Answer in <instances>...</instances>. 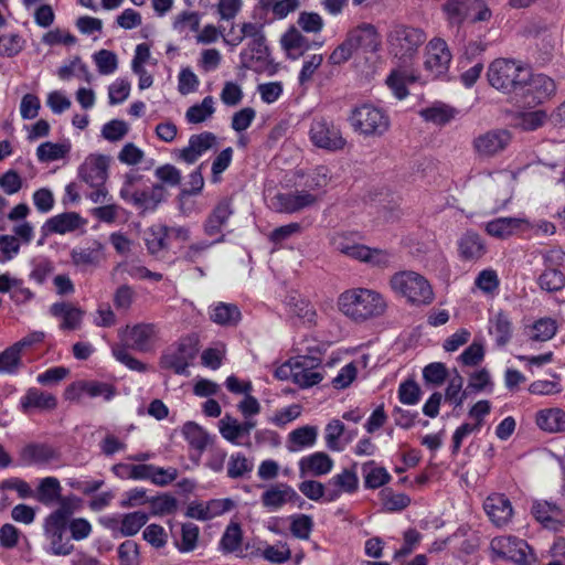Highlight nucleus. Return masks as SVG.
I'll list each match as a JSON object with an SVG mask.
<instances>
[{
	"mask_svg": "<svg viewBox=\"0 0 565 565\" xmlns=\"http://www.w3.org/2000/svg\"><path fill=\"white\" fill-rule=\"evenodd\" d=\"M338 305L343 315L356 322L380 317L387 307L380 292L367 288H353L342 292Z\"/></svg>",
	"mask_w": 565,
	"mask_h": 565,
	"instance_id": "nucleus-1",
	"label": "nucleus"
},
{
	"mask_svg": "<svg viewBox=\"0 0 565 565\" xmlns=\"http://www.w3.org/2000/svg\"><path fill=\"white\" fill-rule=\"evenodd\" d=\"M119 196L142 213L153 212L166 198V189L156 183L145 186V177L137 171L124 175Z\"/></svg>",
	"mask_w": 565,
	"mask_h": 565,
	"instance_id": "nucleus-2",
	"label": "nucleus"
},
{
	"mask_svg": "<svg viewBox=\"0 0 565 565\" xmlns=\"http://www.w3.org/2000/svg\"><path fill=\"white\" fill-rule=\"evenodd\" d=\"M74 513L72 504L63 500L60 507L45 516L43 521V534L49 543L47 552L52 555H70L74 545L66 535L68 519Z\"/></svg>",
	"mask_w": 565,
	"mask_h": 565,
	"instance_id": "nucleus-3",
	"label": "nucleus"
},
{
	"mask_svg": "<svg viewBox=\"0 0 565 565\" xmlns=\"http://www.w3.org/2000/svg\"><path fill=\"white\" fill-rule=\"evenodd\" d=\"M426 40L423 29L402 23L392 25L386 34L388 53L399 64L411 63Z\"/></svg>",
	"mask_w": 565,
	"mask_h": 565,
	"instance_id": "nucleus-4",
	"label": "nucleus"
},
{
	"mask_svg": "<svg viewBox=\"0 0 565 565\" xmlns=\"http://www.w3.org/2000/svg\"><path fill=\"white\" fill-rule=\"evenodd\" d=\"M388 284L395 295L404 298L412 306H425L434 300L429 281L416 271H397L391 276Z\"/></svg>",
	"mask_w": 565,
	"mask_h": 565,
	"instance_id": "nucleus-5",
	"label": "nucleus"
},
{
	"mask_svg": "<svg viewBox=\"0 0 565 565\" xmlns=\"http://www.w3.org/2000/svg\"><path fill=\"white\" fill-rule=\"evenodd\" d=\"M526 76V67L509 58H497L488 67L489 84L504 94L516 95L522 78Z\"/></svg>",
	"mask_w": 565,
	"mask_h": 565,
	"instance_id": "nucleus-6",
	"label": "nucleus"
},
{
	"mask_svg": "<svg viewBox=\"0 0 565 565\" xmlns=\"http://www.w3.org/2000/svg\"><path fill=\"white\" fill-rule=\"evenodd\" d=\"M354 131L365 137H379L390 128V117L380 107L371 104L356 106L349 118Z\"/></svg>",
	"mask_w": 565,
	"mask_h": 565,
	"instance_id": "nucleus-7",
	"label": "nucleus"
},
{
	"mask_svg": "<svg viewBox=\"0 0 565 565\" xmlns=\"http://www.w3.org/2000/svg\"><path fill=\"white\" fill-rule=\"evenodd\" d=\"M524 77L515 95L524 105L535 107L550 100L556 94V83L550 76L542 73L533 74L526 67Z\"/></svg>",
	"mask_w": 565,
	"mask_h": 565,
	"instance_id": "nucleus-8",
	"label": "nucleus"
},
{
	"mask_svg": "<svg viewBox=\"0 0 565 565\" xmlns=\"http://www.w3.org/2000/svg\"><path fill=\"white\" fill-rule=\"evenodd\" d=\"M308 135L315 147L329 152L343 150L347 145L340 127L323 117L312 120Z\"/></svg>",
	"mask_w": 565,
	"mask_h": 565,
	"instance_id": "nucleus-9",
	"label": "nucleus"
},
{
	"mask_svg": "<svg viewBox=\"0 0 565 565\" xmlns=\"http://www.w3.org/2000/svg\"><path fill=\"white\" fill-rule=\"evenodd\" d=\"M491 551L500 558H505L519 565H532L535 561L529 544L515 536H497L490 542Z\"/></svg>",
	"mask_w": 565,
	"mask_h": 565,
	"instance_id": "nucleus-10",
	"label": "nucleus"
},
{
	"mask_svg": "<svg viewBox=\"0 0 565 565\" xmlns=\"http://www.w3.org/2000/svg\"><path fill=\"white\" fill-rule=\"evenodd\" d=\"M320 363V359L308 355H299L291 359L289 367L292 382L301 388L319 384L323 380Z\"/></svg>",
	"mask_w": 565,
	"mask_h": 565,
	"instance_id": "nucleus-11",
	"label": "nucleus"
},
{
	"mask_svg": "<svg viewBox=\"0 0 565 565\" xmlns=\"http://www.w3.org/2000/svg\"><path fill=\"white\" fill-rule=\"evenodd\" d=\"M451 57L446 41L434 38L426 46L425 70L429 72L433 78H439L448 72Z\"/></svg>",
	"mask_w": 565,
	"mask_h": 565,
	"instance_id": "nucleus-12",
	"label": "nucleus"
},
{
	"mask_svg": "<svg viewBox=\"0 0 565 565\" xmlns=\"http://www.w3.org/2000/svg\"><path fill=\"white\" fill-rule=\"evenodd\" d=\"M215 146L216 136L213 132L203 131L201 134L191 135L188 146L182 149H175L172 156L177 161L193 164Z\"/></svg>",
	"mask_w": 565,
	"mask_h": 565,
	"instance_id": "nucleus-13",
	"label": "nucleus"
},
{
	"mask_svg": "<svg viewBox=\"0 0 565 565\" xmlns=\"http://www.w3.org/2000/svg\"><path fill=\"white\" fill-rule=\"evenodd\" d=\"M296 502H299V508L303 504L301 497L287 483L270 484L260 495V503L268 512H277L287 503Z\"/></svg>",
	"mask_w": 565,
	"mask_h": 565,
	"instance_id": "nucleus-14",
	"label": "nucleus"
},
{
	"mask_svg": "<svg viewBox=\"0 0 565 565\" xmlns=\"http://www.w3.org/2000/svg\"><path fill=\"white\" fill-rule=\"evenodd\" d=\"M318 196L307 190L276 193L269 206L278 213L292 214L317 203Z\"/></svg>",
	"mask_w": 565,
	"mask_h": 565,
	"instance_id": "nucleus-15",
	"label": "nucleus"
},
{
	"mask_svg": "<svg viewBox=\"0 0 565 565\" xmlns=\"http://www.w3.org/2000/svg\"><path fill=\"white\" fill-rule=\"evenodd\" d=\"M198 343L192 337L182 339L174 352L167 353L161 359L164 369L173 370L177 374H186L191 361L198 354Z\"/></svg>",
	"mask_w": 565,
	"mask_h": 565,
	"instance_id": "nucleus-16",
	"label": "nucleus"
},
{
	"mask_svg": "<svg viewBox=\"0 0 565 565\" xmlns=\"http://www.w3.org/2000/svg\"><path fill=\"white\" fill-rule=\"evenodd\" d=\"M109 158L103 154H89L78 167V178L90 185H103L108 179Z\"/></svg>",
	"mask_w": 565,
	"mask_h": 565,
	"instance_id": "nucleus-17",
	"label": "nucleus"
},
{
	"mask_svg": "<svg viewBox=\"0 0 565 565\" xmlns=\"http://www.w3.org/2000/svg\"><path fill=\"white\" fill-rule=\"evenodd\" d=\"M58 459V451L45 443H30L19 451V465L43 467Z\"/></svg>",
	"mask_w": 565,
	"mask_h": 565,
	"instance_id": "nucleus-18",
	"label": "nucleus"
},
{
	"mask_svg": "<svg viewBox=\"0 0 565 565\" xmlns=\"http://www.w3.org/2000/svg\"><path fill=\"white\" fill-rule=\"evenodd\" d=\"M511 138L507 129L489 130L475 138L473 148L480 157H493L508 147Z\"/></svg>",
	"mask_w": 565,
	"mask_h": 565,
	"instance_id": "nucleus-19",
	"label": "nucleus"
},
{
	"mask_svg": "<svg viewBox=\"0 0 565 565\" xmlns=\"http://www.w3.org/2000/svg\"><path fill=\"white\" fill-rule=\"evenodd\" d=\"M49 312L52 317L60 320V330L74 331L82 327L85 311L68 301H57L50 306Z\"/></svg>",
	"mask_w": 565,
	"mask_h": 565,
	"instance_id": "nucleus-20",
	"label": "nucleus"
},
{
	"mask_svg": "<svg viewBox=\"0 0 565 565\" xmlns=\"http://www.w3.org/2000/svg\"><path fill=\"white\" fill-rule=\"evenodd\" d=\"M483 510L493 525L503 527L513 516L511 501L502 493H492L483 502Z\"/></svg>",
	"mask_w": 565,
	"mask_h": 565,
	"instance_id": "nucleus-21",
	"label": "nucleus"
},
{
	"mask_svg": "<svg viewBox=\"0 0 565 565\" xmlns=\"http://www.w3.org/2000/svg\"><path fill=\"white\" fill-rule=\"evenodd\" d=\"M347 38L355 52L375 53L381 46V39L376 28L371 23H361L350 30Z\"/></svg>",
	"mask_w": 565,
	"mask_h": 565,
	"instance_id": "nucleus-22",
	"label": "nucleus"
},
{
	"mask_svg": "<svg viewBox=\"0 0 565 565\" xmlns=\"http://www.w3.org/2000/svg\"><path fill=\"white\" fill-rule=\"evenodd\" d=\"M356 462L352 468L343 469L328 481V502L338 500L342 493L353 494L359 490Z\"/></svg>",
	"mask_w": 565,
	"mask_h": 565,
	"instance_id": "nucleus-23",
	"label": "nucleus"
},
{
	"mask_svg": "<svg viewBox=\"0 0 565 565\" xmlns=\"http://www.w3.org/2000/svg\"><path fill=\"white\" fill-rule=\"evenodd\" d=\"M532 514L545 529L558 531L565 521L564 510L554 502L537 500L533 502Z\"/></svg>",
	"mask_w": 565,
	"mask_h": 565,
	"instance_id": "nucleus-24",
	"label": "nucleus"
},
{
	"mask_svg": "<svg viewBox=\"0 0 565 565\" xmlns=\"http://www.w3.org/2000/svg\"><path fill=\"white\" fill-rule=\"evenodd\" d=\"M234 214L233 202L230 198L221 199L212 209L203 223L204 233L207 236H214L222 233L227 225L231 216Z\"/></svg>",
	"mask_w": 565,
	"mask_h": 565,
	"instance_id": "nucleus-25",
	"label": "nucleus"
},
{
	"mask_svg": "<svg viewBox=\"0 0 565 565\" xmlns=\"http://www.w3.org/2000/svg\"><path fill=\"white\" fill-rule=\"evenodd\" d=\"M280 43L291 60H297L313 46L320 47L322 43L311 42L298 29L290 26L281 36Z\"/></svg>",
	"mask_w": 565,
	"mask_h": 565,
	"instance_id": "nucleus-26",
	"label": "nucleus"
},
{
	"mask_svg": "<svg viewBox=\"0 0 565 565\" xmlns=\"http://www.w3.org/2000/svg\"><path fill=\"white\" fill-rule=\"evenodd\" d=\"M269 57V47L266 35L248 40L246 47L241 52V63L246 68H254L256 64H265Z\"/></svg>",
	"mask_w": 565,
	"mask_h": 565,
	"instance_id": "nucleus-27",
	"label": "nucleus"
},
{
	"mask_svg": "<svg viewBox=\"0 0 565 565\" xmlns=\"http://www.w3.org/2000/svg\"><path fill=\"white\" fill-rule=\"evenodd\" d=\"M130 348L139 352H148L152 349L157 329L153 323H138L127 328Z\"/></svg>",
	"mask_w": 565,
	"mask_h": 565,
	"instance_id": "nucleus-28",
	"label": "nucleus"
},
{
	"mask_svg": "<svg viewBox=\"0 0 565 565\" xmlns=\"http://www.w3.org/2000/svg\"><path fill=\"white\" fill-rule=\"evenodd\" d=\"M458 253L462 260L476 262L487 253V246L478 233L467 231L458 241Z\"/></svg>",
	"mask_w": 565,
	"mask_h": 565,
	"instance_id": "nucleus-29",
	"label": "nucleus"
},
{
	"mask_svg": "<svg viewBox=\"0 0 565 565\" xmlns=\"http://www.w3.org/2000/svg\"><path fill=\"white\" fill-rule=\"evenodd\" d=\"M529 226L524 218L520 217H498L486 223V232L495 238H505L518 231H523Z\"/></svg>",
	"mask_w": 565,
	"mask_h": 565,
	"instance_id": "nucleus-30",
	"label": "nucleus"
},
{
	"mask_svg": "<svg viewBox=\"0 0 565 565\" xmlns=\"http://www.w3.org/2000/svg\"><path fill=\"white\" fill-rule=\"evenodd\" d=\"M212 322L221 327H236L242 320V312L235 303L215 302L209 308Z\"/></svg>",
	"mask_w": 565,
	"mask_h": 565,
	"instance_id": "nucleus-31",
	"label": "nucleus"
},
{
	"mask_svg": "<svg viewBox=\"0 0 565 565\" xmlns=\"http://www.w3.org/2000/svg\"><path fill=\"white\" fill-rule=\"evenodd\" d=\"M333 465V459L328 454L323 451H316L299 460V471L301 476H305L306 473L324 476L332 470Z\"/></svg>",
	"mask_w": 565,
	"mask_h": 565,
	"instance_id": "nucleus-32",
	"label": "nucleus"
},
{
	"mask_svg": "<svg viewBox=\"0 0 565 565\" xmlns=\"http://www.w3.org/2000/svg\"><path fill=\"white\" fill-rule=\"evenodd\" d=\"M20 405L23 413H28L32 408L51 411L57 406V399L51 393L43 392L36 387H31L21 397Z\"/></svg>",
	"mask_w": 565,
	"mask_h": 565,
	"instance_id": "nucleus-33",
	"label": "nucleus"
},
{
	"mask_svg": "<svg viewBox=\"0 0 565 565\" xmlns=\"http://www.w3.org/2000/svg\"><path fill=\"white\" fill-rule=\"evenodd\" d=\"M535 423L543 431L565 433V411L558 407L541 409L535 415Z\"/></svg>",
	"mask_w": 565,
	"mask_h": 565,
	"instance_id": "nucleus-34",
	"label": "nucleus"
},
{
	"mask_svg": "<svg viewBox=\"0 0 565 565\" xmlns=\"http://www.w3.org/2000/svg\"><path fill=\"white\" fill-rule=\"evenodd\" d=\"M324 441L328 449L340 452L352 441V437L345 436V426L340 419H332L326 425Z\"/></svg>",
	"mask_w": 565,
	"mask_h": 565,
	"instance_id": "nucleus-35",
	"label": "nucleus"
},
{
	"mask_svg": "<svg viewBox=\"0 0 565 565\" xmlns=\"http://www.w3.org/2000/svg\"><path fill=\"white\" fill-rule=\"evenodd\" d=\"M218 430L221 436L235 446H248V441L241 422L230 414H225L218 422Z\"/></svg>",
	"mask_w": 565,
	"mask_h": 565,
	"instance_id": "nucleus-36",
	"label": "nucleus"
},
{
	"mask_svg": "<svg viewBox=\"0 0 565 565\" xmlns=\"http://www.w3.org/2000/svg\"><path fill=\"white\" fill-rule=\"evenodd\" d=\"M71 258L81 268L97 266L103 259V245L95 241L86 247L74 248Z\"/></svg>",
	"mask_w": 565,
	"mask_h": 565,
	"instance_id": "nucleus-37",
	"label": "nucleus"
},
{
	"mask_svg": "<svg viewBox=\"0 0 565 565\" xmlns=\"http://www.w3.org/2000/svg\"><path fill=\"white\" fill-rule=\"evenodd\" d=\"M200 540V527L186 522L181 525L179 535H173V545L182 554L191 553L196 550Z\"/></svg>",
	"mask_w": 565,
	"mask_h": 565,
	"instance_id": "nucleus-38",
	"label": "nucleus"
},
{
	"mask_svg": "<svg viewBox=\"0 0 565 565\" xmlns=\"http://www.w3.org/2000/svg\"><path fill=\"white\" fill-rule=\"evenodd\" d=\"M168 226L153 224L143 232V242L151 255H157L168 248Z\"/></svg>",
	"mask_w": 565,
	"mask_h": 565,
	"instance_id": "nucleus-39",
	"label": "nucleus"
},
{
	"mask_svg": "<svg viewBox=\"0 0 565 565\" xmlns=\"http://www.w3.org/2000/svg\"><path fill=\"white\" fill-rule=\"evenodd\" d=\"M288 312L299 318L305 324L311 326L316 323L317 312L313 306L299 295H290L286 299Z\"/></svg>",
	"mask_w": 565,
	"mask_h": 565,
	"instance_id": "nucleus-40",
	"label": "nucleus"
},
{
	"mask_svg": "<svg viewBox=\"0 0 565 565\" xmlns=\"http://www.w3.org/2000/svg\"><path fill=\"white\" fill-rule=\"evenodd\" d=\"M318 438V428L316 426L306 425L294 429L288 435V449L290 451H299L316 445Z\"/></svg>",
	"mask_w": 565,
	"mask_h": 565,
	"instance_id": "nucleus-41",
	"label": "nucleus"
},
{
	"mask_svg": "<svg viewBox=\"0 0 565 565\" xmlns=\"http://www.w3.org/2000/svg\"><path fill=\"white\" fill-rule=\"evenodd\" d=\"M243 531L237 522H231L218 542V550L223 554L242 553Z\"/></svg>",
	"mask_w": 565,
	"mask_h": 565,
	"instance_id": "nucleus-42",
	"label": "nucleus"
},
{
	"mask_svg": "<svg viewBox=\"0 0 565 565\" xmlns=\"http://www.w3.org/2000/svg\"><path fill=\"white\" fill-rule=\"evenodd\" d=\"M81 215L76 212L57 214L46 221V227L52 233L65 234L83 225Z\"/></svg>",
	"mask_w": 565,
	"mask_h": 565,
	"instance_id": "nucleus-43",
	"label": "nucleus"
},
{
	"mask_svg": "<svg viewBox=\"0 0 565 565\" xmlns=\"http://www.w3.org/2000/svg\"><path fill=\"white\" fill-rule=\"evenodd\" d=\"M182 435L189 446L199 452V456L202 455L211 441V437L205 429L194 422H188L183 425Z\"/></svg>",
	"mask_w": 565,
	"mask_h": 565,
	"instance_id": "nucleus-44",
	"label": "nucleus"
},
{
	"mask_svg": "<svg viewBox=\"0 0 565 565\" xmlns=\"http://www.w3.org/2000/svg\"><path fill=\"white\" fill-rule=\"evenodd\" d=\"M362 473L364 478V487L366 489H379L391 481V475L374 460L366 461L362 465Z\"/></svg>",
	"mask_w": 565,
	"mask_h": 565,
	"instance_id": "nucleus-45",
	"label": "nucleus"
},
{
	"mask_svg": "<svg viewBox=\"0 0 565 565\" xmlns=\"http://www.w3.org/2000/svg\"><path fill=\"white\" fill-rule=\"evenodd\" d=\"M489 330L499 347H504L511 340L512 323L509 317L502 311L490 319Z\"/></svg>",
	"mask_w": 565,
	"mask_h": 565,
	"instance_id": "nucleus-46",
	"label": "nucleus"
},
{
	"mask_svg": "<svg viewBox=\"0 0 565 565\" xmlns=\"http://www.w3.org/2000/svg\"><path fill=\"white\" fill-rule=\"evenodd\" d=\"M463 377L460 373L455 369L451 377L449 379L448 385L445 390V401L454 405L455 407H459L462 405L463 401L470 394L467 387L463 390Z\"/></svg>",
	"mask_w": 565,
	"mask_h": 565,
	"instance_id": "nucleus-47",
	"label": "nucleus"
},
{
	"mask_svg": "<svg viewBox=\"0 0 565 565\" xmlns=\"http://www.w3.org/2000/svg\"><path fill=\"white\" fill-rule=\"evenodd\" d=\"M359 256L358 260L380 268L391 266L395 258L394 254L387 249L370 248L365 245L361 249V254Z\"/></svg>",
	"mask_w": 565,
	"mask_h": 565,
	"instance_id": "nucleus-48",
	"label": "nucleus"
},
{
	"mask_svg": "<svg viewBox=\"0 0 565 565\" xmlns=\"http://www.w3.org/2000/svg\"><path fill=\"white\" fill-rule=\"evenodd\" d=\"M61 490L57 478L45 477L40 481L35 497L39 502L49 505L60 498Z\"/></svg>",
	"mask_w": 565,
	"mask_h": 565,
	"instance_id": "nucleus-49",
	"label": "nucleus"
},
{
	"mask_svg": "<svg viewBox=\"0 0 565 565\" xmlns=\"http://www.w3.org/2000/svg\"><path fill=\"white\" fill-rule=\"evenodd\" d=\"M541 290L557 292L565 288V274L562 270H543L536 278Z\"/></svg>",
	"mask_w": 565,
	"mask_h": 565,
	"instance_id": "nucleus-50",
	"label": "nucleus"
},
{
	"mask_svg": "<svg viewBox=\"0 0 565 565\" xmlns=\"http://www.w3.org/2000/svg\"><path fill=\"white\" fill-rule=\"evenodd\" d=\"M149 515L142 511H135L122 515L119 531L122 536H132L148 522Z\"/></svg>",
	"mask_w": 565,
	"mask_h": 565,
	"instance_id": "nucleus-51",
	"label": "nucleus"
},
{
	"mask_svg": "<svg viewBox=\"0 0 565 565\" xmlns=\"http://www.w3.org/2000/svg\"><path fill=\"white\" fill-rule=\"evenodd\" d=\"M214 111V99L212 96H206L200 104L188 108L185 118L190 124H200L211 117Z\"/></svg>",
	"mask_w": 565,
	"mask_h": 565,
	"instance_id": "nucleus-52",
	"label": "nucleus"
},
{
	"mask_svg": "<svg viewBox=\"0 0 565 565\" xmlns=\"http://www.w3.org/2000/svg\"><path fill=\"white\" fill-rule=\"evenodd\" d=\"M290 521V532L291 534L299 540H309L311 532L313 530V520L308 514H292L289 516Z\"/></svg>",
	"mask_w": 565,
	"mask_h": 565,
	"instance_id": "nucleus-53",
	"label": "nucleus"
},
{
	"mask_svg": "<svg viewBox=\"0 0 565 565\" xmlns=\"http://www.w3.org/2000/svg\"><path fill=\"white\" fill-rule=\"evenodd\" d=\"M70 149L68 145L47 141L38 147L36 156L41 162H52L63 159L70 152Z\"/></svg>",
	"mask_w": 565,
	"mask_h": 565,
	"instance_id": "nucleus-54",
	"label": "nucleus"
},
{
	"mask_svg": "<svg viewBox=\"0 0 565 565\" xmlns=\"http://www.w3.org/2000/svg\"><path fill=\"white\" fill-rule=\"evenodd\" d=\"M472 0H448L444 9L451 22L460 23L471 15Z\"/></svg>",
	"mask_w": 565,
	"mask_h": 565,
	"instance_id": "nucleus-55",
	"label": "nucleus"
},
{
	"mask_svg": "<svg viewBox=\"0 0 565 565\" xmlns=\"http://www.w3.org/2000/svg\"><path fill=\"white\" fill-rule=\"evenodd\" d=\"M253 470V463L242 452L232 454L227 462V477L239 479Z\"/></svg>",
	"mask_w": 565,
	"mask_h": 565,
	"instance_id": "nucleus-56",
	"label": "nucleus"
},
{
	"mask_svg": "<svg viewBox=\"0 0 565 565\" xmlns=\"http://www.w3.org/2000/svg\"><path fill=\"white\" fill-rule=\"evenodd\" d=\"M93 61L102 75H110L118 68V58L113 51L99 50L93 54Z\"/></svg>",
	"mask_w": 565,
	"mask_h": 565,
	"instance_id": "nucleus-57",
	"label": "nucleus"
},
{
	"mask_svg": "<svg viewBox=\"0 0 565 565\" xmlns=\"http://www.w3.org/2000/svg\"><path fill=\"white\" fill-rule=\"evenodd\" d=\"M494 387V383L491 380V375L486 369L478 370L473 372L467 385V390L473 393H492Z\"/></svg>",
	"mask_w": 565,
	"mask_h": 565,
	"instance_id": "nucleus-58",
	"label": "nucleus"
},
{
	"mask_svg": "<svg viewBox=\"0 0 565 565\" xmlns=\"http://www.w3.org/2000/svg\"><path fill=\"white\" fill-rule=\"evenodd\" d=\"M21 365V352L12 344L0 353V373L14 374Z\"/></svg>",
	"mask_w": 565,
	"mask_h": 565,
	"instance_id": "nucleus-59",
	"label": "nucleus"
},
{
	"mask_svg": "<svg viewBox=\"0 0 565 565\" xmlns=\"http://www.w3.org/2000/svg\"><path fill=\"white\" fill-rule=\"evenodd\" d=\"M262 556L274 564H282L290 559L291 551L286 542L278 541L274 545H267L262 551Z\"/></svg>",
	"mask_w": 565,
	"mask_h": 565,
	"instance_id": "nucleus-60",
	"label": "nucleus"
},
{
	"mask_svg": "<svg viewBox=\"0 0 565 565\" xmlns=\"http://www.w3.org/2000/svg\"><path fill=\"white\" fill-rule=\"evenodd\" d=\"M557 331L556 321L552 318H541L534 322L532 327L531 340L533 341H548Z\"/></svg>",
	"mask_w": 565,
	"mask_h": 565,
	"instance_id": "nucleus-61",
	"label": "nucleus"
},
{
	"mask_svg": "<svg viewBox=\"0 0 565 565\" xmlns=\"http://www.w3.org/2000/svg\"><path fill=\"white\" fill-rule=\"evenodd\" d=\"M500 280L494 269L481 270L475 279V286L486 295H494L499 289Z\"/></svg>",
	"mask_w": 565,
	"mask_h": 565,
	"instance_id": "nucleus-62",
	"label": "nucleus"
},
{
	"mask_svg": "<svg viewBox=\"0 0 565 565\" xmlns=\"http://www.w3.org/2000/svg\"><path fill=\"white\" fill-rule=\"evenodd\" d=\"M331 180L330 170L326 166L316 167L306 179V188L310 191H320L327 188Z\"/></svg>",
	"mask_w": 565,
	"mask_h": 565,
	"instance_id": "nucleus-63",
	"label": "nucleus"
},
{
	"mask_svg": "<svg viewBox=\"0 0 565 565\" xmlns=\"http://www.w3.org/2000/svg\"><path fill=\"white\" fill-rule=\"evenodd\" d=\"M331 243L335 250L353 258L359 259L361 249L364 245L358 244L344 234H337L332 237Z\"/></svg>",
	"mask_w": 565,
	"mask_h": 565,
	"instance_id": "nucleus-64",
	"label": "nucleus"
}]
</instances>
